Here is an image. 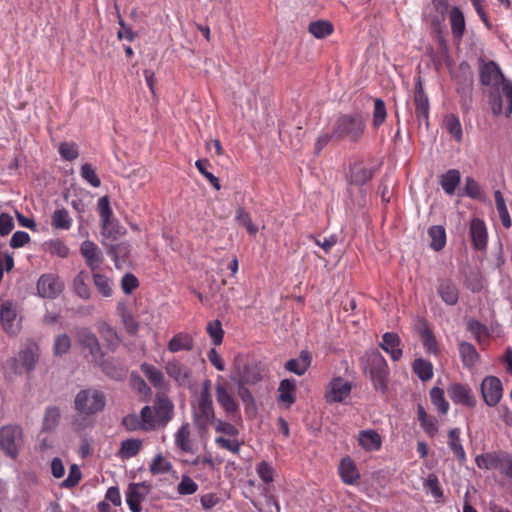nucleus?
Returning a JSON list of instances; mask_svg holds the SVG:
<instances>
[{
	"label": "nucleus",
	"instance_id": "obj_23",
	"mask_svg": "<svg viewBox=\"0 0 512 512\" xmlns=\"http://www.w3.org/2000/svg\"><path fill=\"white\" fill-rule=\"evenodd\" d=\"M236 371H238L239 384L254 385L262 379L260 368L253 363H238Z\"/></svg>",
	"mask_w": 512,
	"mask_h": 512
},
{
	"label": "nucleus",
	"instance_id": "obj_46",
	"mask_svg": "<svg viewBox=\"0 0 512 512\" xmlns=\"http://www.w3.org/2000/svg\"><path fill=\"white\" fill-rule=\"evenodd\" d=\"M413 371L422 381H428L433 377L431 362L423 358H418L414 361Z\"/></svg>",
	"mask_w": 512,
	"mask_h": 512
},
{
	"label": "nucleus",
	"instance_id": "obj_9",
	"mask_svg": "<svg viewBox=\"0 0 512 512\" xmlns=\"http://www.w3.org/2000/svg\"><path fill=\"white\" fill-rule=\"evenodd\" d=\"M482 398L486 405L495 407L503 395V386L499 378L495 376L485 377L480 386Z\"/></svg>",
	"mask_w": 512,
	"mask_h": 512
},
{
	"label": "nucleus",
	"instance_id": "obj_60",
	"mask_svg": "<svg viewBox=\"0 0 512 512\" xmlns=\"http://www.w3.org/2000/svg\"><path fill=\"white\" fill-rule=\"evenodd\" d=\"M256 472L260 479L267 484L271 483L274 479V470L266 461H262L256 466Z\"/></svg>",
	"mask_w": 512,
	"mask_h": 512
},
{
	"label": "nucleus",
	"instance_id": "obj_16",
	"mask_svg": "<svg viewBox=\"0 0 512 512\" xmlns=\"http://www.w3.org/2000/svg\"><path fill=\"white\" fill-rule=\"evenodd\" d=\"M140 370L156 390L161 392L169 391L170 383L159 368L144 362L140 365Z\"/></svg>",
	"mask_w": 512,
	"mask_h": 512
},
{
	"label": "nucleus",
	"instance_id": "obj_12",
	"mask_svg": "<svg viewBox=\"0 0 512 512\" xmlns=\"http://www.w3.org/2000/svg\"><path fill=\"white\" fill-rule=\"evenodd\" d=\"M168 377L175 382L177 386L186 387L190 384L191 370L176 358L168 360L164 366Z\"/></svg>",
	"mask_w": 512,
	"mask_h": 512
},
{
	"label": "nucleus",
	"instance_id": "obj_49",
	"mask_svg": "<svg viewBox=\"0 0 512 512\" xmlns=\"http://www.w3.org/2000/svg\"><path fill=\"white\" fill-rule=\"evenodd\" d=\"M235 221L238 225L245 227L249 234L255 235L258 227L252 222L251 215L242 207L236 210Z\"/></svg>",
	"mask_w": 512,
	"mask_h": 512
},
{
	"label": "nucleus",
	"instance_id": "obj_38",
	"mask_svg": "<svg viewBox=\"0 0 512 512\" xmlns=\"http://www.w3.org/2000/svg\"><path fill=\"white\" fill-rule=\"evenodd\" d=\"M428 235L431 238L430 246L435 251H440L446 244V232L443 226L435 225L428 229Z\"/></svg>",
	"mask_w": 512,
	"mask_h": 512
},
{
	"label": "nucleus",
	"instance_id": "obj_53",
	"mask_svg": "<svg viewBox=\"0 0 512 512\" xmlns=\"http://www.w3.org/2000/svg\"><path fill=\"white\" fill-rule=\"evenodd\" d=\"M206 330L215 346H218L222 343L224 331L222 329V324L219 320L209 322L207 324Z\"/></svg>",
	"mask_w": 512,
	"mask_h": 512
},
{
	"label": "nucleus",
	"instance_id": "obj_64",
	"mask_svg": "<svg viewBox=\"0 0 512 512\" xmlns=\"http://www.w3.org/2000/svg\"><path fill=\"white\" fill-rule=\"evenodd\" d=\"M81 480V471L77 465H72L69 469L68 477L63 481L62 486L65 488H72L76 486Z\"/></svg>",
	"mask_w": 512,
	"mask_h": 512
},
{
	"label": "nucleus",
	"instance_id": "obj_44",
	"mask_svg": "<svg viewBox=\"0 0 512 512\" xmlns=\"http://www.w3.org/2000/svg\"><path fill=\"white\" fill-rule=\"evenodd\" d=\"M142 447V441L130 438L122 441L119 454L123 459H129L136 456Z\"/></svg>",
	"mask_w": 512,
	"mask_h": 512
},
{
	"label": "nucleus",
	"instance_id": "obj_22",
	"mask_svg": "<svg viewBox=\"0 0 512 512\" xmlns=\"http://www.w3.org/2000/svg\"><path fill=\"white\" fill-rule=\"evenodd\" d=\"M97 208L100 215L101 220V228L102 234L106 237H115L112 231V223L111 218L113 215L112 209L110 207V202L107 196H103L99 198L97 203Z\"/></svg>",
	"mask_w": 512,
	"mask_h": 512
},
{
	"label": "nucleus",
	"instance_id": "obj_30",
	"mask_svg": "<svg viewBox=\"0 0 512 512\" xmlns=\"http://www.w3.org/2000/svg\"><path fill=\"white\" fill-rule=\"evenodd\" d=\"M449 21L451 25V32L452 35L460 40L462 39L465 28H466V22L463 12L460 10L459 7L453 6L449 11Z\"/></svg>",
	"mask_w": 512,
	"mask_h": 512
},
{
	"label": "nucleus",
	"instance_id": "obj_61",
	"mask_svg": "<svg viewBox=\"0 0 512 512\" xmlns=\"http://www.w3.org/2000/svg\"><path fill=\"white\" fill-rule=\"evenodd\" d=\"M211 424L214 425V428L217 432L226 434L228 436H237L239 433L238 429L234 425L221 419L215 418Z\"/></svg>",
	"mask_w": 512,
	"mask_h": 512
},
{
	"label": "nucleus",
	"instance_id": "obj_41",
	"mask_svg": "<svg viewBox=\"0 0 512 512\" xmlns=\"http://www.w3.org/2000/svg\"><path fill=\"white\" fill-rule=\"evenodd\" d=\"M475 462L478 468L491 470L500 469L502 459L494 453H486L478 455Z\"/></svg>",
	"mask_w": 512,
	"mask_h": 512
},
{
	"label": "nucleus",
	"instance_id": "obj_47",
	"mask_svg": "<svg viewBox=\"0 0 512 512\" xmlns=\"http://www.w3.org/2000/svg\"><path fill=\"white\" fill-rule=\"evenodd\" d=\"M444 123L449 134L457 142H461L463 138V131L458 116H456L455 114H449L445 117Z\"/></svg>",
	"mask_w": 512,
	"mask_h": 512
},
{
	"label": "nucleus",
	"instance_id": "obj_43",
	"mask_svg": "<svg viewBox=\"0 0 512 512\" xmlns=\"http://www.w3.org/2000/svg\"><path fill=\"white\" fill-rule=\"evenodd\" d=\"M494 198H495V203H496V209H497V212H498V215H499L502 225L505 228H510L512 225V220L509 215V212H508V209H507V206H506V203H505L502 193L499 190L495 191Z\"/></svg>",
	"mask_w": 512,
	"mask_h": 512
},
{
	"label": "nucleus",
	"instance_id": "obj_18",
	"mask_svg": "<svg viewBox=\"0 0 512 512\" xmlns=\"http://www.w3.org/2000/svg\"><path fill=\"white\" fill-rule=\"evenodd\" d=\"M155 416L158 425L166 426L173 418L174 405L166 396H157L154 402Z\"/></svg>",
	"mask_w": 512,
	"mask_h": 512
},
{
	"label": "nucleus",
	"instance_id": "obj_26",
	"mask_svg": "<svg viewBox=\"0 0 512 512\" xmlns=\"http://www.w3.org/2000/svg\"><path fill=\"white\" fill-rule=\"evenodd\" d=\"M470 234L474 246L482 250L487 245V229L483 220L474 218L470 224Z\"/></svg>",
	"mask_w": 512,
	"mask_h": 512
},
{
	"label": "nucleus",
	"instance_id": "obj_62",
	"mask_svg": "<svg viewBox=\"0 0 512 512\" xmlns=\"http://www.w3.org/2000/svg\"><path fill=\"white\" fill-rule=\"evenodd\" d=\"M71 347V340L68 335L62 334L56 337L54 342V352L56 355L66 354Z\"/></svg>",
	"mask_w": 512,
	"mask_h": 512
},
{
	"label": "nucleus",
	"instance_id": "obj_7",
	"mask_svg": "<svg viewBox=\"0 0 512 512\" xmlns=\"http://www.w3.org/2000/svg\"><path fill=\"white\" fill-rule=\"evenodd\" d=\"M20 323L17 304L11 300L3 301L0 305V324L5 332L16 335L20 330Z\"/></svg>",
	"mask_w": 512,
	"mask_h": 512
},
{
	"label": "nucleus",
	"instance_id": "obj_28",
	"mask_svg": "<svg viewBox=\"0 0 512 512\" xmlns=\"http://www.w3.org/2000/svg\"><path fill=\"white\" fill-rule=\"evenodd\" d=\"M417 419L427 436L433 438L438 434L439 428L437 419L429 415L421 404L417 406Z\"/></svg>",
	"mask_w": 512,
	"mask_h": 512
},
{
	"label": "nucleus",
	"instance_id": "obj_20",
	"mask_svg": "<svg viewBox=\"0 0 512 512\" xmlns=\"http://www.w3.org/2000/svg\"><path fill=\"white\" fill-rule=\"evenodd\" d=\"M338 474L346 485H357L360 480V473L356 463L349 456L344 457L339 464Z\"/></svg>",
	"mask_w": 512,
	"mask_h": 512
},
{
	"label": "nucleus",
	"instance_id": "obj_50",
	"mask_svg": "<svg viewBox=\"0 0 512 512\" xmlns=\"http://www.w3.org/2000/svg\"><path fill=\"white\" fill-rule=\"evenodd\" d=\"M80 176L93 188L101 186V180L98 177L95 168L90 163H84L80 167Z\"/></svg>",
	"mask_w": 512,
	"mask_h": 512
},
{
	"label": "nucleus",
	"instance_id": "obj_56",
	"mask_svg": "<svg viewBox=\"0 0 512 512\" xmlns=\"http://www.w3.org/2000/svg\"><path fill=\"white\" fill-rule=\"evenodd\" d=\"M198 490V484L188 475H182L181 481L177 486V492L180 495H191Z\"/></svg>",
	"mask_w": 512,
	"mask_h": 512
},
{
	"label": "nucleus",
	"instance_id": "obj_5",
	"mask_svg": "<svg viewBox=\"0 0 512 512\" xmlns=\"http://www.w3.org/2000/svg\"><path fill=\"white\" fill-rule=\"evenodd\" d=\"M215 418L212 398L195 397L192 401V420L198 432L206 433Z\"/></svg>",
	"mask_w": 512,
	"mask_h": 512
},
{
	"label": "nucleus",
	"instance_id": "obj_36",
	"mask_svg": "<svg viewBox=\"0 0 512 512\" xmlns=\"http://www.w3.org/2000/svg\"><path fill=\"white\" fill-rule=\"evenodd\" d=\"M373 177V171L362 165H354L351 168L349 182L351 184L362 186Z\"/></svg>",
	"mask_w": 512,
	"mask_h": 512
},
{
	"label": "nucleus",
	"instance_id": "obj_1",
	"mask_svg": "<svg viewBox=\"0 0 512 512\" xmlns=\"http://www.w3.org/2000/svg\"><path fill=\"white\" fill-rule=\"evenodd\" d=\"M480 82L494 89L489 94V105L495 116L503 112L508 117L512 113V81L505 79L500 66L494 61H480Z\"/></svg>",
	"mask_w": 512,
	"mask_h": 512
},
{
	"label": "nucleus",
	"instance_id": "obj_39",
	"mask_svg": "<svg viewBox=\"0 0 512 512\" xmlns=\"http://www.w3.org/2000/svg\"><path fill=\"white\" fill-rule=\"evenodd\" d=\"M459 353L465 366L471 367L476 364L478 360V352L471 343L462 341L459 344Z\"/></svg>",
	"mask_w": 512,
	"mask_h": 512
},
{
	"label": "nucleus",
	"instance_id": "obj_35",
	"mask_svg": "<svg viewBox=\"0 0 512 512\" xmlns=\"http://www.w3.org/2000/svg\"><path fill=\"white\" fill-rule=\"evenodd\" d=\"M448 445L459 461L463 462L466 460V453L460 441V430L458 428L449 430Z\"/></svg>",
	"mask_w": 512,
	"mask_h": 512
},
{
	"label": "nucleus",
	"instance_id": "obj_59",
	"mask_svg": "<svg viewBox=\"0 0 512 512\" xmlns=\"http://www.w3.org/2000/svg\"><path fill=\"white\" fill-rule=\"evenodd\" d=\"M421 340L425 350L428 353H437V340L429 328H425L421 331Z\"/></svg>",
	"mask_w": 512,
	"mask_h": 512
},
{
	"label": "nucleus",
	"instance_id": "obj_17",
	"mask_svg": "<svg viewBox=\"0 0 512 512\" xmlns=\"http://www.w3.org/2000/svg\"><path fill=\"white\" fill-rule=\"evenodd\" d=\"M149 493V486L143 483H133L128 487L126 502L131 512H141V502Z\"/></svg>",
	"mask_w": 512,
	"mask_h": 512
},
{
	"label": "nucleus",
	"instance_id": "obj_24",
	"mask_svg": "<svg viewBox=\"0 0 512 512\" xmlns=\"http://www.w3.org/2000/svg\"><path fill=\"white\" fill-rule=\"evenodd\" d=\"M36 362L37 355L32 348L21 350L18 357L11 360V363L16 365L14 372L18 374L22 373V370L31 372L34 370Z\"/></svg>",
	"mask_w": 512,
	"mask_h": 512
},
{
	"label": "nucleus",
	"instance_id": "obj_29",
	"mask_svg": "<svg viewBox=\"0 0 512 512\" xmlns=\"http://www.w3.org/2000/svg\"><path fill=\"white\" fill-rule=\"evenodd\" d=\"M278 402L289 408L296 401V381L294 379H283L278 387Z\"/></svg>",
	"mask_w": 512,
	"mask_h": 512
},
{
	"label": "nucleus",
	"instance_id": "obj_6",
	"mask_svg": "<svg viewBox=\"0 0 512 512\" xmlns=\"http://www.w3.org/2000/svg\"><path fill=\"white\" fill-rule=\"evenodd\" d=\"M23 445V430L19 425H5L0 428V447L4 454L15 459Z\"/></svg>",
	"mask_w": 512,
	"mask_h": 512
},
{
	"label": "nucleus",
	"instance_id": "obj_37",
	"mask_svg": "<svg viewBox=\"0 0 512 512\" xmlns=\"http://www.w3.org/2000/svg\"><path fill=\"white\" fill-rule=\"evenodd\" d=\"M51 225L55 229L69 230L72 226V218L65 208L56 209L51 217Z\"/></svg>",
	"mask_w": 512,
	"mask_h": 512
},
{
	"label": "nucleus",
	"instance_id": "obj_63",
	"mask_svg": "<svg viewBox=\"0 0 512 512\" xmlns=\"http://www.w3.org/2000/svg\"><path fill=\"white\" fill-rule=\"evenodd\" d=\"M139 286V281L132 273H126L121 279V288L125 294H131Z\"/></svg>",
	"mask_w": 512,
	"mask_h": 512
},
{
	"label": "nucleus",
	"instance_id": "obj_48",
	"mask_svg": "<svg viewBox=\"0 0 512 512\" xmlns=\"http://www.w3.org/2000/svg\"><path fill=\"white\" fill-rule=\"evenodd\" d=\"M93 283L98 290V292L103 297H111L113 295V288H112V280L109 279L107 276L100 274V273H94L93 274Z\"/></svg>",
	"mask_w": 512,
	"mask_h": 512
},
{
	"label": "nucleus",
	"instance_id": "obj_27",
	"mask_svg": "<svg viewBox=\"0 0 512 512\" xmlns=\"http://www.w3.org/2000/svg\"><path fill=\"white\" fill-rule=\"evenodd\" d=\"M175 445L185 453H194V445L191 440V428L189 423H183L174 434Z\"/></svg>",
	"mask_w": 512,
	"mask_h": 512
},
{
	"label": "nucleus",
	"instance_id": "obj_15",
	"mask_svg": "<svg viewBox=\"0 0 512 512\" xmlns=\"http://www.w3.org/2000/svg\"><path fill=\"white\" fill-rule=\"evenodd\" d=\"M78 343L89 351L91 361L99 362L102 358L101 348L98 339L88 328H80L76 333Z\"/></svg>",
	"mask_w": 512,
	"mask_h": 512
},
{
	"label": "nucleus",
	"instance_id": "obj_19",
	"mask_svg": "<svg viewBox=\"0 0 512 512\" xmlns=\"http://www.w3.org/2000/svg\"><path fill=\"white\" fill-rule=\"evenodd\" d=\"M80 251L85 259L87 266L91 270L95 271L100 268L103 262V256L94 242L85 240L81 244Z\"/></svg>",
	"mask_w": 512,
	"mask_h": 512
},
{
	"label": "nucleus",
	"instance_id": "obj_11",
	"mask_svg": "<svg viewBox=\"0 0 512 512\" xmlns=\"http://www.w3.org/2000/svg\"><path fill=\"white\" fill-rule=\"evenodd\" d=\"M414 104H415V114L419 121V123L424 122L425 125L429 126V98L424 91L422 80L420 77L416 79L415 89H414Z\"/></svg>",
	"mask_w": 512,
	"mask_h": 512
},
{
	"label": "nucleus",
	"instance_id": "obj_14",
	"mask_svg": "<svg viewBox=\"0 0 512 512\" xmlns=\"http://www.w3.org/2000/svg\"><path fill=\"white\" fill-rule=\"evenodd\" d=\"M450 399L455 404L464 405L470 408L476 406L477 400L473 394L472 389L462 383L451 384L447 389Z\"/></svg>",
	"mask_w": 512,
	"mask_h": 512
},
{
	"label": "nucleus",
	"instance_id": "obj_21",
	"mask_svg": "<svg viewBox=\"0 0 512 512\" xmlns=\"http://www.w3.org/2000/svg\"><path fill=\"white\" fill-rule=\"evenodd\" d=\"M401 339L397 333L386 332L382 335L380 347L390 355L393 361H398L403 356L401 349Z\"/></svg>",
	"mask_w": 512,
	"mask_h": 512
},
{
	"label": "nucleus",
	"instance_id": "obj_40",
	"mask_svg": "<svg viewBox=\"0 0 512 512\" xmlns=\"http://www.w3.org/2000/svg\"><path fill=\"white\" fill-rule=\"evenodd\" d=\"M308 31L315 38L322 39L332 34L333 25L326 20H317L309 24Z\"/></svg>",
	"mask_w": 512,
	"mask_h": 512
},
{
	"label": "nucleus",
	"instance_id": "obj_42",
	"mask_svg": "<svg viewBox=\"0 0 512 512\" xmlns=\"http://www.w3.org/2000/svg\"><path fill=\"white\" fill-rule=\"evenodd\" d=\"M430 399L437 411L443 415L447 414L450 405L445 399L444 390L439 387H433L430 390Z\"/></svg>",
	"mask_w": 512,
	"mask_h": 512
},
{
	"label": "nucleus",
	"instance_id": "obj_55",
	"mask_svg": "<svg viewBox=\"0 0 512 512\" xmlns=\"http://www.w3.org/2000/svg\"><path fill=\"white\" fill-rule=\"evenodd\" d=\"M141 423L143 425V430L148 431L152 430L156 427L157 420L150 406H144L141 409L139 416Z\"/></svg>",
	"mask_w": 512,
	"mask_h": 512
},
{
	"label": "nucleus",
	"instance_id": "obj_45",
	"mask_svg": "<svg viewBox=\"0 0 512 512\" xmlns=\"http://www.w3.org/2000/svg\"><path fill=\"white\" fill-rule=\"evenodd\" d=\"M60 415L61 414L58 407H47L43 417L42 430L53 431L59 423Z\"/></svg>",
	"mask_w": 512,
	"mask_h": 512
},
{
	"label": "nucleus",
	"instance_id": "obj_4",
	"mask_svg": "<svg viewBox=\"0 0 512 512\" xmlns=\"http://www.w3.org/2000/svg\"><path fill=\"white\" fill-rule=\"evenodd\" d=\"M74 404L79 414L92 416L104 409L106 397L100 390L83 389L76 394Z\"/></svg>",
	"mask_w": 512,
	"mask_h": 512
},
{
	"label": "nucleus",
	"instance_id": "obj_2",
	"mask_svg": "<svg viewBox=\"0 0 512 512\" xmlns=\"http://www.w3.org/2000/svg\"><path fill=\"white\" fill-rule=\"evenodd\" d=\"M361 364L373 388L385 394L388 389L389 368L383 355L377 349H371L361 357Z\"/></svg>",
	"mask_w": 512,
	"mask_h": 512
},
{
	"label": "nucleus",
	"instance_id": "obj_32",
	"mask_svg": "<svg viewBox=\"0 0 512 512\" xmlns=\"http://www.w3.org/2000/svg\"><path fill=\"white\" fill-rule=\"evenodd\" d=\"M167 347L172 353L191 351L194 347V340L190 334L179 332L170 339Z\"/></svg>",
	"mask_w": 512,
	"mask_h": 512
},
{
	"label": "nucleus",
	"instance_id": "obj_3",
	"mask_svg": "<svg viewBox=\"0 0 512 512\" xmlns=\"http://www.w3.org/2000/svg\"><path fill=\"white\" fill-rule=\"evenodd\" d=\"M365 122L361 113L340 115L334 124L333 135L337 139L358 141L364 133Z\"/></svg>",
	"mask_w": 512,
	"mask_h": 512
},
{
	"label": "nucleus",
	"instance_id": "obj_54",
	"mask_svg": "<svg viewBox=\"0 0 512 512\" xmlns=\"http://www.w3.org/2000/svg\"><path fill=\"white\" fill-rule=\"evenodd\" d=\"M172 469L171 462L164 459L162 454H157L150 464L152 474H164Z\"/></svg>",
	"mask_w": 512,
	"mask_h": 512
},
{
	"label": "nucleus",
	"instance_id": "obj_8",
	"mask_svg": "<svg viewBox=\"0 0 512 512\" xmlns=\"http://www.w3.org/2000/svg\"><path fill=\"white\" fill-rule=\"evenodd\" d=\"M64 289L60 277L53 273L43 274L37 281V295L41 298L55 299Z\"/></svg>",
	"mask_w": 512,
	"mask_h": 512
},
{
	"label": "nucleus",
	"instance_id": "obj_52",
	"mask_svg": "<svg viewBox=\"0 0 512 512\" xmlns=\"http://www.w3.org/2000/svg\"><path fill=\"white\" fill-rule=\"evenodd\" d=\"M386 116L387 112L384 101L380 98H376L374 100V111L372 120L373 126L375 128L381 126L385 122Z\"/></svg>",
	"mask_w": 512,
	"mask_h": 512
},
{
	"label": "nucleus",
	"instance_id": "obj_31",
	"mask_svg": "<svg viewBox=\"0 0 512 512\" xmlns=\"http://www.w3.org/2000/svg\"><path fill=\"white\" fill-rule=\"evenodd\" d=\"M437 292L443 302H445L447 305L453 306L458 302V288L451 280L446 279L440 281Z\"/></svg>",
	"mask_w": 512,
	"mask_h": 512
},
{
	"label": "nucleus",
	"instance_id": "obj_34",
	"mask_svg": "<svg viewBox=\"0 0 512 512\" xmlns=\"http://www.w3.org/2000/svg\"><path fill=\"white\" fill-rule=\"evenodd\" d=\"M87 274L84 271H80L73 279L72 288L73 292L81 299L88 300L91 297V291L86 283Z\"/></svg>",
	"mask_w": 512,
	"mask_h": 512
},
{
	"label": "nucleus",
	"instance_id": "obj_25",
	"mask_svg": "<svg viewBox=\"0 0 512 512\" xmlns=\"http://www.w3.org/2000/svg\"><path fill=\"white\" fill-rule=\"evenodd\" d=\"M358 443L365 451L374 452L380 450L382 439L376 430L366 429L359 432Z\"/></svg>",
	"mask_w": 512,
	"mask_h": 512
},
{
	"label": "nucleus",
	"instance_id": "obj_33",
	"mask_svg": "<svg viewBox=\"0 0 512 512\" xmlns=\"http://www.w3.org/2000/svg\"><path fill=\"white\" fill-rule=\"evenodd\" d=\"M460 179V172L457 169H450L441 176L440 185L446 194L453 195Z\"/></svg>",
	"mask_w": 512,
	"mask_h": 512
},
{
	"label": "nucleus",
	"instance_id": "obj_13",
	"mask_svg": "<svg viewBox=\"0 0 512 512\" xmlns=\"http://www.w3.org/2000/svg\"><path fill=\"white\" fill-rule=\"evenodd\" d=\"M352 385L341 377L333 378L327 386L325 399L329 403L342 402L351 392Z\"/></svg>",
	"mask_w": 512,
	"mask_h": 512
},
{
	"label": "nucleus",
	"instance_id": "obj_58",
	"mask_svg": "<svg viewBox=\"0 0 512 512\" xmlns=\"http://www.w3.org/2000/svg\"><path fill=\"white\" fill-rule=\"evenodd\" d=\"M58 152L67 161H73L79 156L78 147L75 143L63 142L59 145Z\"/></svg>",
	"mask_w": 512,
	"mask_h": 512
},
{
	"label": "nucleus",
	"instance_id": "obj_57",
	"mask_svg": "<svg viewBox=\"0 0 512 512\" xmlns=\"http://www.w3.org/2000/svg\"><path fill=\"white\" fill-rule=\"evenodd\" d=\"M424 488L428 489L431 495L436 499H440L443 497V491L439 485V480L436 474L430 473L428 474L425 482Z\"/></svg>",
	"mask_w": 512,
	"mask_h": 512
},
{
	"label": "nucleus",
	"instance_id": "obj_51",
	"mask_svg": "<svg viewBox=\"0 0 512 512\" xmlns=\"http://www.w3.org/2000/svg\"><path fill=\"white\" fill-rule=\"evenodd\" d=\"M195 166L198 171L207 179V181L216 189L220 190L221 186L219 183V179L209 172L208 168L211 166L210 162L207 159H199L195 162Z\"/></svg>",
	"mask_w": 512,
	"mask_h": 512
},
{
	"label": "nucleus",
	"instance_id": "obj_10",
	"mask_svg": "<svg viewBox=\"0 0 512 512\" xmlns=\"http://www.w3.org/2000/svg\"><path fill=\"white\" fill-rule=\"evenodd\" d=\"M215 396L217 403L223 409L227 417L234 419L237 415H239V404L223 383H216Z\"/></svg>",
	"mask_w": 512,
	"mask_h": 512
}]
</instances>
